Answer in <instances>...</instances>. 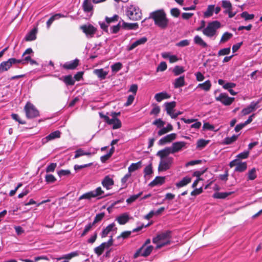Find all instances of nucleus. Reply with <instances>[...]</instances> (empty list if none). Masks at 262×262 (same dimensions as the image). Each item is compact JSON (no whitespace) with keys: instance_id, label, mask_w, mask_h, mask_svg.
Returning <instances> with one entry per match:
<instances>
[{"instance_id":"1","label":"nucleus","mask_w":262,"mask_h":262,"mask_svg":"<svg viewBox=\"0 0 262 262\" xmlns=\"http://www.w3.org/2000/svg\"><path fill=\"white\" fill-rule=\"evenodd\" d=\"M148 18H152L155 25L162 29L166 28L169 23L166 14L163 9L158 10L150 13Z\"/></svg>"},{"instance_id":"2","label":"nucleus","mask_w":262,"mask_h":262,"mask_svg":"<svg viewBox=\"0 0 262 262\" xmlns=\"http://www.w3.org/2000/svg\"><path fill=\"white\" fill-rule=\"evenodd\" d=\"M171 232L167 230L158 234L152 238V243L156 244V249H159L162 247L171 244Z\"/></svg>"},{"instance_id":"3","label":"nucleus","mask_w":262,"mask_h":262,"mask_svg":"<svg viewBox=\"0 0 262 262\" xmlns=\"http://www.w3.org/2000/svg\"><path fill=\"white\" fill-rule=\"evenodd\" d=\"M125 14L127 17L132 20H138L141 19V10L137 6L130 5L126 7Z\"/></svg>"},{"instance_id":"4","label":"nucleus","mask_w":262,"mask_h":262,"mask_svg":"<svg viewBox=\"0 0 262 262\" xmlns=\"http://www.w3.org/2000/svg\"><path fill=\"white\" fill-rule=\"evenodd\" d=\"M104 192L102 189L101 187H98L94 190L89 191L83 194L79 198V200L82 199L90 200L93 198L98 197V199H101L104 197L105 195H104ZM106 195V196H107Z\"/></svg>"},{"instance_id":"5","label":"nucleus","mask_w":262,"mask_h":262,"mask_svg":"<svg viewBox=\"0 0 262 262\" xmlns=\"http://www.w3.org/2000/svg\"><path fill=\"white\" fill-rule=\"evenodd\" d=\"M24 110L26 115L28 119H33L39 116V112L35 107V106L28 102L25 106Z\"/></svg>"},{"instance_id":"6","label":"nucleus","mask_w":262,"mask_h":262,"mask_svg":"<svg viewBox=\"0 0 262 262\" xmlns=\"http://www.w3.org/2000/svg\"><path fill=\"white\" fill-rule=\"evenodd\" d=\"M154 249V247L151 245L148 246H142L138 249L134 254V258H137L139 256L147 257L150 255Z\"/></svg>"},{"instance_id":"7","label":"nucleus","mask_w":262,"mask_h":262,"mask_svg":"<svg viewBox=\"0 0 262 262\" xmlns=\"http://www.w3.org/2000/svg\"><path fill=\"white\" fill-rule=\"evenodd\" d=\"M173 162V158H166L160 159L158 170L159 172L165 171L169 169Z\"/></svg>"},{"instance_id":"8","label":"nucleus","mask_w":262,"mask_h":262,"mask_svg":"<svg viewBox=\"0 0 262 262\" xmlns=\"http://www.w3.org/2000/svg\"><path fill=\"white\" fill-rule=\"evenodd\" d=\"M101 118H103L108 125H112L114 129L119 128L121 127V122L119 119H110L107 116L99 113Z\"/></svg>"},{"instance_id":"9","label":"nucleus","mask_w":262,"mask_h":262,"mask_svg":"<svg viewBox=\"0 0 262 262\" xmlns=\"http://www.w3.org/2000/svg\"><path fill=\"white\" fill-rule=\"evenodd\" d=\"M215 100L225 106H228L232 103L234 98L229 97L225 93H221L218 96L215 97Z\"/></svg>"},{"instance_id":"10","label":"nucleus","mask_w":262,"mask_h":262,"mask_svg":"<svg viewBox=\"0 0 262 262\" xmlns=\"http://www.w3.org/2000/svg\"><path fill=\"white\" fill-rule=\"evenodd\" d=\"M80 29L88 38L93 37L97 30L96 28L91 24L82 25L80 26Z\"/></svg>"},{"instance_id":"11","label":"nucleus","mask_w":262,"mask_h":262,"mask_svg":"<svg viewBox=\"0 0 262 262\" xmlns=\"http://www.w3.org/2000/svg\"><path fill=\"white\" fill-rule=\"evenodd\" d=\"M33 52L31 48L27 49L23 54L22 55L21 59H16L17 63H21L22 64H26L29 63V61L31 60V56L30 55L33 54Z\"/></svg>"},{"instance_id":"12","label":"nucleus","mask_w":262,"mask_h":262,"mask_svg":"<svg viewBox=\"0 0 262 262\" xmlns=\"http://www.w3.org/2000/svg\"><path fill=\"white\" fill-rule=\"evenodd\" d=\"M187 143L184 141H178L173 143L170 147L172 154L178 152L186 147Z\"/></svg>"},{"instance_id":"13","label":"nucleus","mask_w":262,"mask_h":262,"mask_svg":"<svg viewBox=\"0 0 262 262\" xmlns=\"http://www.w3.org/2000/svg\"><path fill=\"white\" fill-rule=\"evenodd\" d=\"M17 60L14 58H9L7 61H3L0 64V73L7 71L12 64L17 63Z\"/></svg>"},{"instance_id":"14","label":"nucleus","mask_w":262,"mask_h":262,"mask_svg":"<svg viewBox=\"0 0 262 262\" xmlns=\"http://www.w3.org/2000/svg\"><path fill=\"white\" fill-rule=\"evenodd\" d=\"M176 138L177 134L175 133H171L168 134L161 138L158 141V144L159 145H165L174 140L176 139Z\"/></svg>"},{"instance_id":"15","label":"nucleus","mask_w":262,"mask_h":262,"mask_svg":"<svg viewBox=\"0 0 262 262\" xmlns=\"http://www.w3.org/2000/svg\"><path fill=\"white\" fill-rule=\"evenodd\" d=\"M79 60L76 58L74 60L66 62L62 65L63 69L65 70H74L78 66Z\"/></svg>"},{"instance_id":"16","label":"nucleus","mask_w":262,"mask_h":262,"mask_svg":"<svg viewBox=\"0 0 262 262\" xmlns=\"http://www.w3.org/2000/svg\"><path fill=\"white\" fill-rule=\"evenodd\" d=\"M120 20H121V23H122L121 27L124 30H136L139 28V25L137 23H126L122 19H121Z\"/></svg>"},{"instance_id":"17","label":"nucleus","mask_w":262,"mask_h":262,"mask_svg":"<svg viewBox=\"0 0 262 262\" xmlns=\"http://www.w3.org/2000/svg\"><path fill=\"white\" fill-rule=\"evenodd\" d=\"M102 185L107 190L111 189L114 184L113 179L110 176H105L101 182Z\"/></svg>"},{"instance_id":"18","label":"nucleus","mask_w":262,"mask_h":262,"mask_svg":"<svg viewBox=\"0 0 262 262\" xmlns=\"http://www.w3.org/2000/svg\"><path fill=\"white\" fill-rule=\"evenodd\" d=\"M170 154H172V152L170 149V147H167L158 151L156 155L159 157L160 159H163L166 158H172L171 157L169 156Z\"/></svg>"},{"instance_id":"19","label":"nucleus","mask_w":262,"mask_h":262,"mask_svg":"<svg viewBox=\"0 0 262 262\" xmlns=\"http://www.w3.org/2000/svg\"><path fill=\"white\" fill-rule=\"evenodd\" d=\"M147 38L146 37H142L137 39L135 42H134L130 46H128L127 47V50L132 51L138 46L145 44L147 42Z\"/></svg>"},{"instance_id":"20","label":"nucleus","mask_w":262,"mask_h":262,"mask_svg":"<svg viewBox=\"0 0 262 262\" xmlns=\"http://www.w3.org/2000/svg\"><path fill=\"white\" fill-rule=\"evenodd\" d=\"M131 219L128 213H123L120 215L118 216L116 221H117L120 225H124L127 223Z\"/></svg>"},{"instance_id":"21","label":"nucleus","mask_w":262,"mask_h":262,"mask_svg":"<svg viewBox=\"0 0 262 262\" xmlns=\"http://www.w3.org/2000/svg\"><path fill=\"white\" fill-rule=\"evenodd\" d=\"M37 27H34L26 35L25 37V40L27 41H31L35 40L36 38V34L37 33Z\"/></svg>"},{"instance_id":"22","label":"nucleus","mask_w":262,"mask_h":262,"mask_svg":"<svg viewBox=\"0 0 262 262\" xmlns=\"http://www.w3.org/2000/svg\"><path fill=\"white\" fill-rule=\"evenodd\" d=\"M61 133L59 130H56L50 133L46 138L42 139L43 143H46L49 141L59 138L60 137Z\"/></svg>"},{"instance_id":"23","label":"nucleus","mask_w":262,"mask_h":262,"mask_svg":"<svg viewBox=\"0 0 262 262\" xmlns=\"http://www.w3.org/2000/svg\"><path fill=\"white\" fill-rule=\"evenodd\" d=\"M68 17L67 15H64L61 13H56L54 15H52L47 21V28L49 29L50 28L51 25L53 23V21L55 20H57L60 18L62 17Z\"/></svg>"},{"instance_id":"24","label":"nucleus","mask_w":262,"mask_h":262,"mask_svg":"<svg viewBox=\"0 0 262 262\" xmlns=\"http://www.w3.org/2000/svg\"><path fill=\"white\" fill-rule=\"evenodd\" d=\"M164 105L165 107V110L166 111L167 114L170 116L173 112L174 108L176 106V102L175 101L165 102Z\"/></svg>"},{"instance_id":"25","label":"nucleus","mask_w":262,"mask_h":262,"mask_svg":"<svg viewBox=\"0 0 262 262\" xmlns=\"http://www.w3.org/2000/svg\"><path fill=\"white\" fill-rule=\"evenodd\" d=\"M164 59H168L170 63L177 62L179 59L175 55H171L169 52H164L161 54Z\"/></svg>"},{"instance_id":"26","label":"nucleus","mask_w":262,"mask_h":262,"mask_svg":"<svg viewBox=\"0 0 262 262\" xmlns=\"http://www.w3.org/2000/svg\"><path fill=\"white\" fill-rule=\"evenodd\" d=\"M170 97V95L166 92H162L157 93L155 96V99L157 102H161L164 99H168Z\"/></svg>"},{"instance_id":"27","label":"nucleus","mask_w":262,"mask_h":262,"mask_svg":"<svg viewBox=\"0 0 262 262\" xmlns=\"http://www.w3.org/2000/svg\"><path fill=\"white\" fill-rule=\"evenodd\" d=\"M203 34L207 36H213V21L209 23L206 28L202 30Z\"/></svg>"},{"instance_id":"28","label":"nucleus","mask_w":262,"mask_h":262,"mask_svg":"<svg viewBox=\"0 0 262 262\" xmlns=\"http://www.w3.org/2000/svg\"><path fill=\"white\" fill-rule=\"evenodd\" d=\"M165 178L164 177H156L149 184L151 187L157 185H161L165 182Z\"/></svg>"},{"instance_id":"29","label":"nucleus","mask_w":262,"mask_h":262,"mask_svg":"<svg viewBox=\"0 0 262 262\" xmlns=\"http://www.w3.org/2000/svg\"><path fill=\"white\" fill-rule=\"evenodd\" d=\"M83 11L85 12H90L93 10V6L91 0H84L82 4Z\"/></svg>"},{"instance_id":"30","label":"nucleus","mask_w":262,"mask_h":262,"mask_svg":"<svg viewBox=\"0 0 262 262\" xmlns=\"http://www.w3.org/2000/svg\"><path fill=\"white\" fill-rule=\"evenodd\" d=\"M191 181V178L189 177H185L183 178L180 181L177 183L176 185V187L178 188H180L181 187H182L183 186H185L187 185L188 184L190 183Z\"/></svg>"},{"instance_id":"31","label":"nucleus","mask_w":262,"mask_h":262,"mask_svg":"<svg viewBox=\"0 0 262 262\" xmlns=\"http://www.w3.org/2000/svg\"><path fill=\"white\" fill-rule=\"evenodd\" d=\"M220 84L222 85L223 84L225 83V84L223 85V86L224 89H227L228 90L229 93L232 95H235L236 94V92H235L232 88L234 87L236 84L235 83H219Z\"/></svg>"},{"instance_id":"32","label":"nucleus","mask_w":262,"mask_h":262,"mask_svg":"<svg viewBox=\"0 0 262 262\" xmlns=\"http://www.w3.org/2000/svg\"><path fill=\"white\" fill-rule=\"evenodd\" d=\"M115 225L114 223H112L108 225L105 229H104L101 232V237H105L108 234L115 228Z\"/></svg>"},{"instance_id":"33","label":"nucleus","mask_w":262,"mask_h":262,"mask_svg":"<svg viewBox=\"0 0 262 262\" xmlns=\"http://www.w3.org/2000/svg\"><path fill=\"white\" fill-rule=\"evenodd\" d=\"M233 192L230 191V192H216L214 193V198L216 199H225L228 196L231 195L232 194Z\"/></svg>"},{"instance_id":"34","label":"nucleus","mask_w":262,"mask_h":262,"mask_svg":"<svg viewBox=\"0 0 262 262\" xmlns=\"http://www.w3.org/2000/svg\"><path fill=\"white\" fill-rule=\"evenodd\" d=\"M238 137V135H233L230 137H227L224 139L223 143L225 145H229L235 141Z\"/></svg>"},{"instance_id":"35","label":"nucleus","mask_w":262,"mask_h":262,"mask_svg":"<svg viewBox=\"0 0 262 262\" xmlns=\"http://www.w3.org/2000/svg\"><path fill=\"white\" fill-rule=\"evenodd\" d=\"M193 40L194 43L198 45H199L204 48L207 47V43L199 35L195 36Z\"/></svg>"},{"instance_id":"36","label":"nucleus","mask_w":262,"mask_h":262,"mask_svg":"<svg viewBox=\"0 0 262 262\" xmlns=\"http://www.w3.org/2000/svg\"><path fill=\"white\" fill-rule=\"evenodd\" d=\"M142 163L141 161H139L136 163H132L128 168V172H133L141 167Z\"/></svg>"},{"instance_id":"37","label":"nucleus","mask_w":262,"mask_h":262,"mask_svg":"<svg viewBox=\"0 0 262 262\" xmlns=\"http://www.w3.org/2000/svg\"><path fill=\"white\" fill-rule=\"evenodd\" d=\"M247 167L246 162H238L235 168V171L238 172H243L245 171Z\"/></svg>"},{"instance_id":"38","label":"nucleus","mask_w":262,"mask_h":262,"mask_svg":"<svg viewBox=\"0 0 262 262\" xmlns=\"http://www.w3.org/2000/svg\"><path fill=\"white\" fill-rule=\"evenodd\" d=\"M122 68V64L121 62H118L111 66V69L113 73H116L120 70Z\"/></svg>"},{"instance_id":"39","label":"nucleus","mask_w":262,"mask_h":262,"mask_svg":"<svg viewBox=\"0 0 262 262\" xmlns=\"http://www.w3.org/2000/svg\"><path fill=\"white\" fill-rule=\"evenodd\" d=\"M256 177V169L253 167L248 172V180H254Z\"/></svg>"},{"instance_id":"40","label":"nucleus","mask_w":262,"mask_h":262,"mask_svg":"<svg viewBox=\"0 0 262 262\" xmlns=\"http://www.w3.org/2000/svg\"><path fill=\"white\" fill-rule=\"evenodd\" d=\"M95 74L98 76V77L101 78V79H104L107 75V72L104 71L103 69H97L94 71Z\"/></svg>"},{"instance_id":"41","label":"nucleus","mask_w":262,"mask_h":262,"mask_svg":"<svg viewBox=\"0 0 262 262\" xmlns=\"http://www.w3.org/2000/svg\"><path fill=\"white\" fill-rule=\"evenodd\" d=\"M142 194V192H140V193L134 194L130 196L126 201V203L128 204H130L133 202H135L136 200H137Z\"/></svg>"},{"instance_id":"42","label":"nucleus","mask_w":262,"mask_h":262,"mask_svg":"<svg viewBox=\"0 0 262 262\" xmlns=\"http://www.w3.org/2000/svg\"><path fill=\"white\" fill-rule=\"evenodd\" d=\"M121 27V20H120L117 25L113 26L110 28V33L116 34L118 33L120 30Z\"/></svg>"},{"instance_id":"43","label":"nucleus","mask_w":262,"mask_h":262,"mask_svg":"<svg viewBox=\"0 0 262 262\" xmlns=\"http://www.w3.org/2000/svg\"><path fill=\"white\" fill-rule=\"evenodd\" d=\"M105 248V244L102 243L100 246L95 248L94 251L98 256H100L102 254Z\"/></svg>"},{"instance_id":"44","label":"nucleus","mask_w":262,"mask_h":262,"mask_svg":"<svg viewBox=\"0 0 262 262\" xmlns=\"http://www.w3.org/2000/svg\"><path fill=\"white\" fill-rule=\"evenodd\" d=\"M119 16L117 14H115L112 17H108L107 16L105 17V20L106 23L109 25L110 24L112 23H114L118 21L119 19Z\"/></svg>"},{"instance_id":"45","label":"nucleus","mask_w":262,"mask_h":262,"mask_svg":"<svg viewBox=\"0 0 262 262\" xmlns=\"http://www.w3.org/2000/svg\"><path fill=\"white\" fill-rule=\"evenodd\" d=\"M241 16L244 18L245 20L253 19L254 17V15L253 14H249L247 11H244L241 14Z\"/></svg>"},{"instance_id":"46","label":"nucleus","mask_w":262,"mask_h":262,"mask_svg":"<svg viewBox=\"0 0 262 262\" xmlns=\"http://www.w3.org/2000/svg\"><path fill=\"white\" fill-rule=\"evenodd\" d=\"M208 140H205L203 139H200L196 143V147L198 148L202 149L208 143Z\"/></svg>"},{"instance_id":"47","label":"nucleus","mask_w":262,"mask_h":262,"mask_svg":"<svg viewBox=\"0 0 262 262\" xmlns=\"http://www.w3.org/2000/svg\"><path fill=\"white\" fill-rule=\"evenodd\" d=\"M56 180L55 177L51 174H46L45 176V181L47 183H53L55 182Z\"/></svg>"},{"instance_id":"48","label":"nucleus","mask_w":262,"mask_h":262,"mask_svg":"<svg viewBox=\"0 0 262 262\" xmlns=\"http://www.w3.org/2000/svg\"><path fill=\"white\" fill-rule=\"evenodd\" d=\"M233 35L231 33L225 32L223 34L222 36L221 41L222 42H226L229 39H230L232 37Z\"/></svg>"},{"instance_id":"49","label":"nucleus","mask_w":262,"mask_h":262,"mask_svg":"<svg viewBox=\"0 0 262 262\" xmlns=\"http://www.w3.org/2000/svg\"><path fill=\"white\" fill-rule=\"evenodd\" d=\"M94 225L92 223H90L88 224L87 225H86L80 236L81 237L85 236L87 234V233L91 230L92 228Z\"/></svg>"},{"instance_id":"50","label":"nucleus","mask_w":262,"mask_h":262,"mask_svg":"<svg viewBox=\"0 0 262 262\" xmlns=\"http://www.w3.org/2000/svg\"><path fill=\"white\" fill-rule=\"evenodd\" d=\"M165 122L163 121L160 118L156 119L152 122V124L156 125L158 128L162 127L165 125Z\"/></svg>"},{"instance_id":"51","label":"nucleus","mask_w":262,"mask_h":262,"mask_svg":"<svg viewBox=\"0 0 262 262\" xmlns=\"http://www.w3.org/2000/svg\"><path fill=\"white\" fill-rule=\"evenodd\" d=\"M105 213L104 212H101L98 214H97L96 216L95 217L94 220L93 222V224L95 225L96 223L101 221L103 218L104 217Z\"/></svg>"},{"instance_id":"52","label":"nucleus","mask_w":262,"mask_h":262,"mask_svg":"<svg viewBox=\"0 0 262 262\" xmlns=\"http://www.w3.org/2000/svg\"><path fill=\"white\" fill-rule=\"evenodd\" d=\"M62 82H74V79L71 75L62 76L59 78Z\"/></svg>"},{"instance_id":"53","label":"nucleus","mask_w":262,"mask_h":262,"mask_svg":"<svg viewBox=\"0 0 262 262\" xmlns=\"http://www.w3.org/2000/svg\"><path fill=\"white\" fill-rule=\"evenodd\" d=\"M213 15V5H210L208 6L207 10L205 11L204 13V17H208Z\"/></svg>"},{"instance_id":"54","label":"nucleus","mask_w":262,"mask_h":262,"mask_svg":"<svg viewBox=\"0 0 262 262\" xmlns=\"http://www.w3.org/2000/svg\"><path fill=\"white\" fill-rule=\"evenodd\" d=\"M190 40L188 39L182 40L176 44V46L179 47H184L189 46Z\"/></svg>"},{"instance_id":"55","label":"nucleus","mask_w":262,"mask_h":262,"mask_svg":"<svg viewBox=\"0 0 262 262\" xmlns=\"http://www.w3.org/2000/svg\"><path fill=\"white\" fill-rule=\"evenodd\" d=\"M184 71V69L181 66H177L173 69V72L176 75H179Z\"/></svg>"},{"instance_id":"56","label":"nucleus","mask_w":262,"mask_h":262,"mask_svg":"<svg viewBox=\"0 0 262 262\" xmlns=\"http://www.w3.org/2000/svg\"><path fill=\"white\" fill-rule=\"evenodd\" d=\"M57 166V164L55 163H51L48 165L46 169L47 172H53Z\"/></svg>"},{"instance_id":"57","label":"nucleus","mask_w":262,"mask_h":262,"mask_svg":"<svg viewBox=\"0 0 262 262\" xmlns=\"http://www.w3.org/2000/svg\"><path fill=\"white\" fill-rule=\"evenodd\" d=\"M152 168L151 164L146 166L144 169V173L145 176L150 175L152 173Z\"/></svg>"},{"instance_id":"58","label":"nucleus","mask_w":262,"mask_h":262,"mask_svg":"<svg viewBox=\"0 0 262 262\" xmlns=\"http://www.w3.org/2000/svg\"><path fill=\"white\" fill-rule=\"evenodd\" d=\"M230 52V48H224L220 50L218 53L219 56H223L228 55Z\"/></svg>"},{"instance_id":"59","label":"nucleus","mask_w":262,"mask_h":262,"mask_svg":"<svg viewBox=\"0 0 262 262\" xmlns=\"http://www.w3.org/2000/svg\"><path fill=\"white\" fill-rule=\"evenodd\" d=\"M138 85L136 84H133L130 86V88L128 91V92L132 93L135 96L136 93L138 90Z\"/></svg>"},{"instance_id":"60","label":"nucleus","mask_w":262,"mask_h":262,"mask_svg":"<svg viewBox=\"0 0 262 262\" xmlns=\"http://www.w3.org/2000/svg\"><path fill=\"white\" fill-rule=\"evenodd\" d=\"M167 69V64L165 62L162 61L160 63L157 67V71H164Z\"/></svg>"},{"instance_id":"61","label":"nucleus","mask_w":262,"mask_h":262,"mask_svg":"<svg viewBox=\"0 0 262 262\" xmlns=\"http://www.w3.org/2000/svg\"><path fill=\"white\" fill-rule=\"evenodd\" d=\"M11 117L13 119L15 120L16 121L18 122L19 124H25L26 122L25 121L21 120L19 116L16 114H11Z\"/></svg>"},{"instance_id":"62","label":"nucleus","mask_w":262,"mask_h":262,"mask_svg":"<svg viewBox=\"0 0 262 262\" xmlns=\"http://www.w3.org/2000/svg\"><path fill=\"white\" fill-rule=\"evenodd\" d=\"M135 99V95H130L128 96L126 102L124 104V106H128L132 104Z\"/></svg>"},{"instance_id":"63","label":"nucleus","mask_w":262,"mask_h":262,"mask_svg":"<svg viewBox=\"0 0 262 262\" xmlns=\"http://www.w3.org/2000/svg\"><path fill=\"white\" fill-rule=\"evenodd\" d=\"M171 15L175 17H178L180 14V11L179 9L174 8L170 10Z\"/></svg>"},{"instance_id":"64","label":"nucleus","mask_w":262,"mask_h":262,"mask_svg":"<svg viewBox=\"0 0 262 262\" xmlns=\"http://www.w3.org/2000/svg\"><path fill=\"white\" fill-rule=\"evenodd\" d=\"M211 86V83H200L198 86L206 91L208 90Z\"/></svg>"}]
</instances>
